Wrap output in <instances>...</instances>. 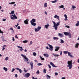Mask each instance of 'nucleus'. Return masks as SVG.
<instances>
[{
	"mask_svg": "<svg viewBox=\"0 0 79 79\" xmlns=\"http://www.w3.org/2000/svg\"><path fill=\"white\" fill-rule=\"evenodd\" d=\"M37 66H41V65H42V64L40 63H39L37 64Z\"/></svg>",
	"mask_w": 79,
	"mask_h": 79,
	"instance_id": "a19ab883",
	"label": "nucleus"
},
{
	"mask_svg": "<svg viewBox=\"0 0 79 79\" xmlns=\"http://www.w3.org/2000/svg\"><path fill=\"white\" fill-rule=\"evenodd\" d=\"M0 33H1V34H3V32L2 31V30L0 29Z\"/></svg>",
	"mask_w": 79,
	"mask_h": 79,
	"instance_id": "de8ad7c7",
	"label": "nucleus"
},
{
	"mask_svg": "<svg viewBox=\"0 0 79 79\" xmlns=\"http://www.w3.org/2000/svg\"><path fill=\"white\" fill-rule=\"evenodd\" d=\"M67 64L68 65H67V67L69 68V69H71L72 66H73V61L71 60V61H68Z\"/></svg>",
	"mask_w": 79,
	"mask_h": 79,
	"instance_id": "f257e3e1",
	"label": "nucleus"
},
{
	"mask_svg": "<svg viewBox=\"0 0 79 79\" xmlns=\"http://www.w3.org/2000/svg\"><path fill=\"white\" fill-rule=\"evenodd\" d=\"M46 71H47V70H46L45 69H44L43 70V72L44 73H46Z\"/></svg>",
	"mask_w": 79,
	"mask_h": 79,
	"instance_id": "4c0bfd02",
	"label": "nucleus"
},
{
	"mask_svg": "<svg viewBox=\"0 0 79 79\" xmlns=\"http://www.w3.org/2000/svg\"><path fill=\"white\" fill-rule=\"evenodd\" d=\"M58 2V0H54V1H51V2L53 3H56Z\"/></svg>",
	"mask_w": 79,
	"mask_h": 79,
	"instance_id": "c85d7f7f",
	"label": "nucleus"
},
{
	"mask_svg": "<svg viewBox=\"0 0 79 79\" xmlns=\"http://www.w3.org/2000/svg\"><path fill=\"white\" fill-rule=\"evenodd\" d=\"M17 47L19 48H20L19 49L20 51H21V52H22L23 50H24V49L23 48V47H20L19 46H17Z\"/></svg>",
	"mask_w": 79,
	"mask_h": 79,
	"instance_id": "f8f14e48",
	"label": "nucleus"
},
{
	"mask_svg": "<svg viewBox=\"0 0 79 79\" xmlns=\"http://www.w3.org/2000/svg\"><path fill=\"white\" fill-rule=\"evenodd\" d=\"M34 63L32 62H31L30 63V65H31V69H33V64Z\"/></svg>",
	"mask_w": 79,
	"mask_h": 79,
	"instance_id": "ddd939ff",
	"label": "nucleus"
},
{
	"mask_svg": "<svg viewBox=\"0 0 79 79\" xmlns=\"http://www.w3.org/2000/svg\"><path fill=\"white\" fill-rule=\"evenodd\" d=\"M10 18L11 19L15 20V19H18V17L16 16V15L15 14H14V15H10Z\"/></svg>",
	"mask_w": 79,
	"mask_h": 79,
	"instance_id": "7ed1b4c3",
	"label": "nucleus"
},
{
	"mask_svg": "<svg viewBox=\"0 0 79 79\" xmlns=\"http://www.w3.org/2000/svg\"><path fill=\"white\" fill-rule=\"evenodd\" d=\"M33 55L34 56H36V55H37V54L36 53L34 52L33 53Z\"/></svg>",
	"mask_w": 79,
	"mask_h": 79,
	"instance_id": "58836bf2",
	"label": "nucleus"
},
{
	"mask_svg": "<svg viewBox=\"0 0 79 79\" xmlns=\"http://www.w3.org/2000/svg\"><path fill=\"white\" fill-rule=\"evenodd\" d=\"M15 71V69L13 68L11 71V72L12 73H13V72H14Z\"/></svg>",
	"mask_w": 79,
	"mask_h": 79,
	"instance_id": "79ce46f5",
	"label": "nucleus"
},
{
	"mask_svg": "<svg viewBox=\"0 0 79 79\" xmlns=\"http://www.w3.org/2000/svg\"><path fill=\"white\" fill-rule=\"evenodd\" d=\"M48 45L50 48H49V50H51V51H53V46L49 44H48Z\"/></svg>",
	"mask_w": 79,
	"mask_h": 79,
	"instance_id": "423d86ee",
	"label": "nucleus"
},
{
	"mask_svg": "<svg viewBox=\"0 0 79 79\" xmlns=\"http://www.w3.org/2000/svg\"><path fill=\"white\" fill-rule=\"evenodd\" d=\"M55 76H57V75H58V73H55Z\"/></svg>",
	"mask_w": 79,
	"mask_h": 79,
	"instance_id": "13d9d810",
	"label": "nucleus"
},
{
	"mask_svg": "<svg viewBox=\"0 0 79 79\" xmlns=\"http://www.w3.org/2000/svg\"><path fill=\"white\" fill-rule=\"evenodd\" d=\"M18 29H20V26H19L17 27Z\"/></svg>",
	"mask_w": 79,
	"mask_h": 79,
	"instance_id": "864d4df0",
	"label": "nucleus"
},
{
	"mask_svg": "<svg viewBox=\"0 0 79 79\" xmlns=\"http://www.w3.org/2000/svg\"><path fill=\"white\" fill-rule=\"evenodd\" d=\"M53 39L54 40H56L57 41L58 39H59V38L58 37H53Z\"/></svg>",
	"mask_w": 79,
	"mask_h": 79,
	"instance_id": "aec40b11",
	"label": "nucleus"
},
{
	"mask_svg": "<svg viewBox=\"0 0 79 79\" xmlns=\"http://www.w3.org/2000/svg\"><path fill=\"white\" fill-rule=\"evenodd\" d=\"M5 48L3 47L2 49V51H3V50H5Z\"/></svg>",
	"mask_w": 79,
	"mask_h": 79,
	"instance_id": "8fccbe9b",
	"label": "nucleus"
},
{
	"mask_svg": "<svg viewBox=\"0 0 79 79\" xmlns=\"http://www.w3.org/2000/svg\"><path fill=\"white\" fill-rule=\"evenodd\" d=\"M64 34L65 35L67 36L68 35V34H69V32H64Z\"/></svg>",
	"mask_w": 79,
	"mask_h": 79,
	"instance_id": "b1692460",
	"label": "nucleus"
},
{
	"mask_svg": "<svg viewBox=\"0 0 79 79\" xmlns=\"http://www.w3.org/2000/svg\"><path fill=\"white\" fill-rule=\"evenodd\" d=\"M72 6V8H73V9H74V8H76V7L75 6Z\"/></svg>",
	"mask_w": 79,
	"mask_h": 79,
	"instance_id": "ea45409f",
	"label": "nucleus"
},
{
	"mask_svg": "<svg viewBox=\"0 0 79 79\" xmlns=\"http://www.w3.org/2000/svg\"><path fill=\"white\" fill-rule=\"evenodd\" d=\"M50 64L52 66L53 68H57V66H55L54 64L52 62H50Z\"/></svg>",
	"mask_w": 79,
	"mask_h": 79,
	"instance_id": "1a4fd4ad",
	"label": "nucleus"
},
{
	"mask_svg": "<svg viewBox=\"0 0 79 79\" xmlns=\"http://www.w3.org/2000/svg\"><path fill=\"white\" fill-rule=\"evenodd\" d=\"M44 13H45V14L46 15H47V13L46 12V11H45L44 12Z\"/></svg>",
	"mask_w": 79,
	"mask_h": 79,
	"instance_id": "680f3d73",
	"label": "nucleus"
},
{
	"mask_svg": "<svg viewBox=\"0 0 79 79\" xmlns=\"http://www.w3.org/2000/svg\"><path fill=\"white\" fill-rule=\"evenodd\" d=\"M48 66L49 68H51V66H50V64H48Z\"/></svg>",
	"mask_w": 79,
	"mask_h": 79,
	"instance_id": "3c124183",
	"label": "nucleus"
},
{
	"mask_svg": "<svg viewBox=\"0 0 79 79\" xmlns=\"http://www.w3.org/2000/svg\"><path fill=\"white\" fill-rule=\"evenodd\" d=\"M15 77H18V75L17 74H15Z\"/></svg>",
	"mask_w": 79,
	"mask_h": 79,
	"instance_id": "5fc2aeb1",
	"label": "nucleus"
},
{
	"mask_svg": "<svg viewBox=\"0 0 79 79\" xmlns=\"http://www.w3.org/2000/svg\"><path fill=\"white\" fill-rule=\"evenodd\" d=\"M15 69L17 70H18L20 73H22V70H21L20 69H19L18 68H15Z\"/></svg>",
	"mask_w": 79,
	"mask_h": 79,
	"instance_id": "4468645a",
	"label": "nucleus"
},
{
	"mask_svg": "<svg viewBox=\"0 0 79 79\" xmlns=\"http://www.w3.org/2000/svg\"><path fill=\"white\" fill-rule=\"evenodd\" d=\"M52 55H54L55 57H58V56H59V55L58 54H52Z\"/></svg>",
	"mask_w": 79,
	"mask_h": 79,
	"instance_id": "a878e982",
	"label": "nucleus"
},
{
	"mask_svg": "<svg viewBox=\"0 0 79 79\" xmlns=\"http://www.w3.org/2000/svg\"><path fill=\"white\" fill-rule=\"evenodd\" d=\"M54 18H56V19H57L58 20H60V17L58 15H56L54 16Z\"/></svg>",
	"mask_w": 79,
	"mask_h": 79,
	"instance_id": "6e6552de",
	"label": "nucleus"
},
{
	"mask_svg": "<svg viewBox=\"0 0 79 79\" xmlns=\"http://www.w3.org/2000/svg\"><path fill=\"white\" fill-rule=\"evenodd\" d=\"M44 6L45 7H47V2H46L45 3H44Z\"/></svg>",
	"mask_w": 79,
	"mask_h": 79,
	"instance_id": "c9c22d12",
	"label": "nucleus"
},
{
	"mask_svg": "<svg viewBox=\"0 0 79 79\" xmlns=\"http://www.w3.org/2000/svg\"><path fill=\"white\" fill-rule=\"evenodd\" d=\"M2 21H6V19H2Z\"/></svg>",
	"mask_w": 79,
	"mask_h": 79,
	"instance_id": "4d7b16f0",
	"label": "nucleus"
},
{
	"mask_svg": "<svg viewBox=\"0 0 79 79\" xmlns=\"http://www.w3.org/2000/svg\"><path fill=\"white\" fill-rule=\"evenodd\" d=\"M64 6L63 5H61L59 6V8H64Z\"/></svg>",
	"mask_w": 79,
	"mask_h": 79,
	"instance_id": "7c9ffc66",
	"label": "nucleus"
},
{
	"mask_svg": "<svg viewBox=\"0 0 79 79\" xmlns=\"http://www.w3.org/2000/svg\"><path fill=\"white\" fill-rule=\"evenodd\" d=\"M24 72H25V73H27V71L26 70H24Z\"/></svg>",
	"mask_w": 79,
	"mask_h": 79,
	"instance_id": "69168bd1",
	"label": "nucleus"
},
{
	"mask_svg": "<svg viewBox=\"0 0 79 79\" xmlns=\"http://www.w3.org/2000/svg\"><path fill=\"white\" fill-rule=\"evenodd\" d=\"M64 16L65 17V18H68V17H67V15H64Z\"/></svg>",
	"mask_w": 79,
	"mask_h": 79,
	"instance_id": "603ef678",
	"label": "nucleus"
},
{
	"mask_svg": "<svg viewBox=\"0 0 79 79\" xmlns=\"http://www.w3.org/2000/svg\"><path fill=\"white\" fill-rule=\"evenodd\" d=\"M64 21H67L68 20V19L67 18H65V19H64Z\"/></svg>",
	"mask_w": 79,
	"mask_h": 79,
	"instance_id": "052dcab7",
	"label": "nucleus"
},
{
	"mask_svg": "<svg viewBox=\"0 0 79 79\" xmlns=\"http://www.w3.org/2000/svg\"><path fill=\"white\" fill-rule=\"evenodd\" d=\"M60 43H61V44H64V41H63V40L61 39L60 40Z\"/></svg>",
	"mask_w": 79,
	"mask_h": 79,
	"instance_id": "bb28decb",
	"label": "nucleus"
},
{
	"mask_svg": "<svg viewBox=\"0 0 79 79\" xmlns=\"http://www.w3.org/2000/svg\"><path fill=\"white\" fill-rule=\"evenodd\" d=\"M50 26V25L47 24L44 25V28H46V29H48V27Z\"/></svg>",
	"mask_w": 79,
	"mask_h": 79,
	"instance_id": "412c9836",
	"label": "nucleus"
},
{
	"mask_svg": "<svg viewBox=\"0 0 79 79\" xmlns=\"http://www.w3.org/2000/svg\"><path fill=\"white\" fill-rule=\"evenodd\" d=\"M77 62L78 63H79V59H78Z\"/></svg>",
	"mask_w": 79,
	"mask_h": 79,
	"instance_id": "774afa93",
	"label": "nucleus"
},
{
	"mask_svg": "<svg viewBox=\"0 0 79 79\" xmlns=\"http://www.w3.org/2000/svg\"><path fill=\"white\" fill-rule=\"evenodd\" d=\"M40 58L41 59V60H44V58H42V56H40Z\"/></svg>",
	"mask_w": 79,
	"mask_h": 79,
	"instance_id": "e433bc0d",
	"label": "nucleus"
},
{
	"mask_svg": "<svg viewBox=\"0 0 79 79\" xmlns=\"http://www.w3.org/2000/svg\"><path fill=\"white\" fill-rule=\"evenodd\" d=\"M68 35H69V38H71V34L70 32H69Z\"/></svg>",
	"mask_w": 79,
	"mask_h": 79,
	"instance_id": "cd10ccee",
	"label": "nucleus"
},
{
	"mask_svg": "<svg viewBox=\"0 0 79 79\" xmlns=\"http://www.w3.org/2000/svg\"><path fill=\"white\" fill-rule=\"evenodd\" d=\"M21 56H23V58H24V59L26 60H24L25 61H29V59L27 58V57H26V56H24V55L23 54H21Z\"/></svg>",
	"mask_w": 79,
	"mask_h": 79,
	"instance_id": "20e7f679",
	"label": "nucleus"
},
{
	"mask_svg": "<svg viewBox=\"0 0 79 79\" xmlns=\"http://www.w3.org/2000/svg\"><path fill=\"white\" fill-rule=\"evenodd\" d=\"M44 56H45V57H46V58H48V56H49V55H48V54L45 53L44 54Z\"/></svg>",
	"mask_w": 79,
	"mask_h": 79,
	"instance_id": "6ab92c4d",
	"label": "nucleus"
},
{
	"mask_svg": "<svg viewBox=\"0 0 79 79\" xmlns=\"http://www.w3.org/2000/svg\"><path fill=\"white\" fill-rule=\"evenodd\" d=\"M61 79H65V77H62Z\"/></svg>",
	"mask_w": 79,
	"mask_h": 79,
	"instance_id": "338daca9",
	"label": "nucleus"
},
{
	"mask_svg": "<svg viewBox=\"0 0 79 79\" xmlns=\"http://www.w3.org/2000/svg\"><path fill=\"white\" fill-rule=\"evenodd\" d=\"M79 44L78 43H77L75 45V47L76 48H77L79 47Z\"/></svg>",
	"mask_w": 79,
	"mask_h": 79,
	"instance_id": "2eb2a0df",
	"label": "nucleus"
},
{
	"mask_svg": "<svg viewBox=\"0 0 79 79\" xmlns=\"http://www.w3.org/2000/svg\"><path fill=\"white\" fill-rule=\"evenodd\" d=\"M1 39H2V41H4V42L6 41V40H5V37L4 36H2L1 37Z\"/></svg>",
	"mask_w": 79,
	"mask_h": 79,
	"instance_id": "dca6fc26",
	"label": "nucleus"
},
{
	"mask_svg": "<svg viewBox=\"0 0 79 79\" xmlns=\"http://www.w3.org/2000/svg\"><path fill=\"white\" fill-rule=\"evenodd\" d=\"M15 2H9V4L10 5H12V4H15Z\"/></svg>",
	"mask_w": 79,
	"mask_h": 79,
	"instance_id": "72a5a7b5",
	"label": "nucleus"
},
{
	"mask_svg": "<svg viewBox=\"0 0 79 79\" xmlns=\"http://www.w3.org/2000/svg\"><path fill=\"white\" fill-rule=\"evenodd\" d=\"M65 27H67V28H69V26H65Z\"/></svg>",
	"mask_w": 79,
	"mask_h": 79,
	"instance_id": "09e8293b",
	"label": "nucleus"
},
{
	"mask_svg": "<svg viewBox=\"0 0 79 79\" xmlns=\"http://www.w3.org/2000/svg\"><path fill=\"white\" fill-rule=\"evenodd\" d=\"M5 60H6V61H7V60H8V57H6V58Z\"/></svg>",
	"mask_w": 79,
	"mask_h": 79,
	"instance_id": "c03bdc74",
	"label": "nucleus"
},
{
	"mask_svg": "<svg viewBox=\"0 0 79 79\" xmlns=\"http://www.w3.org/2000/svg\"><path fill=\"white\" fill-rule=\"evenodd\" d=\"M30 43L31 45H32V41H31L30 42Z\"/></svg>",
	"mask_w": 79,
	"mask_h": 79,
	"instance_id": "e2e57ef3",
	"label": "nucleus"
},
{
	"mask_svg": "<svg viewBox=\"0 0 79 79\" xmlns=\"http://www.w3.org/2000/svg\"><path fill=\"white\" fill-rule=\"evenodd\" d=\"M69 52H68V51H64V54H67L69 53Z\"/></svg>",
	"mask_w": 79,
	"mask_h": 79,
	"instance_id": "473e14b6",
	"label": "nucleus"
},
{
	"mask_svg": "<svg viewBox=\"0 0 79 79\" xmlns=\"http://www.w3.org/2000/svg\"><path fill=\"white\" fill-rule=\"evenodd\" d=\"M50 76L48 75H47V79H50Z\"/></svg>",
	"mask_w": 79,
	"mask_h": 79,
	"instance_id": "f704fd0d",
	"label": "nucleus"
},
{
	"mask_svg": "<svg viewBox=\"0 0 79 79\" xmlns=\"http://www.w3.org/2000/svg\"><path fill=\"white\" fill-rule=\"evenodd\" d=\"M52 23L54 24L53 27H54V29L55 30H57L58 29V26L60 25V23H57L56 24V23L54 21H53Z\"/></svg>",
	"mask_w": 79,
	"mask_h": 79,
	"instance_id": "f03ea898",
	"label": "nucleus"
},
{
	"mask_svg": "<svg viewBox=\"0 0 79 79\" xmlns=\"http://www.w3.org/2000/svg\"><path fill=\"white\" fill-rule=\"evenodd\" d=\"M10 30H11V31H12V33L13 34L14 33V32H15V31L13 30V28L12 27H10Z\"/></svg>",
	"mask_w": 79,
	"mask_h": 79,
	"instance_id": "393cba45",
	"label": "nucleus"
},
{
	"mask_svg": "<svg viewBox=\"0 0 79 79\" xmlns=\"http://www.w3.org/2000/svg\"><path fill=\"white\" fill-rule=\"evenodd\" d=\"M68 56H70L71 57V58H73L74 56H73V55L71 54V53L69 52V53L68 54Z\"/></svg>",
	"mask_w": 79,
	"mask_h": 79,
	"instance_id": "f3484780",
	"label": "nucleus"
},
{
	"mask_svg": "<svg viewBox=\"0 0 79 79\" xmlns=\"http://www.w3.org/2000/svg\"><path fill=\"white\" fill-rule=\"evenodd\" d=\"M40 73V72H39V70H38L36 72V74H39Z\"/></svg>",
	"mask_w": 79,
	"mask_h": 79,
	"instance_id": "a18cd8bd",
	"label": "nucleus"
},
{
	"mask_svg": "<svg viewBox=\"0 0 79 79\" xmlns=\"http://www.w3.org/2000/svg\"><path fill=\"white\" fill-rule=\"evenodd\" d=\"M23 43H27V41L26 40L25 41H23Z\"/></svg>",
	"mask_w": 79,
	"mask_h": 79,
	"instance_id": "37998d69",
	"label": "nucleus"
},
{
	"mask_svg": "<svg viewBox=\"0 0 79 79\" xmlns=\"http://www.w3.org/2000/svg\"><path fill=\"white\" fill-rule=\"evenodd\" d=\"M3 69L5 71H8V69H7V68L4 67Z\"/></svg>",
	"mask_w": 79,
	"mask_h": 79,
	"instance_id": "c756f323",
	"label": "nucleus"
},
{
	"mask_svg": "<svg viewBox=\"0 0 79 79\" xmlns=\"http://www.w3.org/2000/svg\"><path fill=\"white\" fill-rule=\"evenodd\" d=\"M75 25L76 26H79V23H78L77 22V23Z\"/></svg>",
	"mask_w": 79,
	"mask_h": 79,
	"instance_id": "49530a36",
	"label": "nucleus"
},
{
	"mask_svg": "<svg viewBox=\"0 0 79 79\" xmlns=\"http://www.w3.org/2000/svg\"><path fill=\"white\" fill-rule=\"evenodd\" d=\"M12 39H12L13 41H15V38H14V37H13Z\"/></svg>",
	"mask_w": 79,
	"mask_h": 79,
	"instance_id": "6e6d98bb",
	"label": "nucleus"
},
{
	"mask_svg": "<svg viewBox=\"0 0 79 79\" xmlns=\"http://www.w3.org/2000/svg\"><path fill=\"white\" fill-rule=\"evenodd\" d=\"M35 22H31V25L32 26H36V23H34Z\"/></svg>",
	"mask_w": 79,
	"mask_h": 79,
	"instance_id": "4be33fe9",
	"label": "nucleus"
},
{
	"mask_svg": "<svg viewBox=\"0 0 79 79\" xmlns=\"http://www.w3.org/2000/svg\"><path fill=\"white\" fill-rule=\"evenodd\" d=\"M35 23V19H32L30 21V23Z\"/></svg>",
	"mask_w": 79,
	"mask_h": 79,
	"instance_id": "5701e85b",
	"label": "nucleus"
},
{
	"mask_svg": "<svg viewBox=\"0 0 79 79\" xmlns=\"http://www.w3.org/2000/svg\"><path fill=\"white\" fill-rule=\"evenodd\" d=\"M41 28H42V27L38 26V27L37 28H35V32H38V31H39L40 30Z\"/></svg>",
	"mask_w": 79,
	"mask_h": 79,
	"instance_id": "39448f33",
	"label": "nucleus"
},
{
	"mask_svg": "<svg viewBox=\"0 0 79 79\" xmlns=\"http://www.w3.org/2000/svg\"><path fill=\"white\" fill-rule=\"evenodd\" d=\"M58 36L60 37H64V35H63V34L58 33Z\"/></svg>",
	"mask_w": 79,
	"mask_h": 79,
	"instance_id": "a211bd4d",
	"label": "nucleus"
},
{
	"mask_svg": "<svg viewBox=\"0 0 79 79\" xmlns=\"http://www.w3.org/2000/svg\"><path fill=\"white\" fill-rule=\"evenodd\" d=\"M29 76H30V73H27L25 74V75L24 76V77L28 78L29 77Z\"/></svg>",
	"mask_w": 79,
	"mask_h": 79,
	"instance_id": "0eeeda50",
	"label": "nucleus"
},
{
	"mask_svg": "<svg viewBox=\"0 0 79 79\" xmlns=\"http://www.w3.org/2000/svg\"><path fill=\"white\" fill-rule=\"evenodd\" d=\"M46 48L47 49H49L48 47V46L46 47Z\"/></svg>",
	"mask_w": 79,
	"mask_h": 79,
	"instance_id": "0e129e2a",
	"label": "nucleus"
},
{
	"mask_svg": "<svg viewBox=\"0 0 79 79\" xmlns=\"http://www.w3.org/2000/svg\"><path fill=\"white\" fill-rule=\"evenodd\" d=\"M55 51L56 52L57 51H58V50L60 49V47L58 46H56L55 47Z\"/></svg>",
	"mask_w": 79,
	"mask_h": 79,
	"instance_id": "9b49d317",
	"label": "nucleus"
},
{
	"mask_svg": "<svg viewBox=\"0 0 79 79\" xmlns=\"http://www.w3.org/2000/svg\"><path fill=\"white\" fill-rule=\"evenodd\" d=\"M28 22H29V19H26L24 21V24H28Z\"/></svg>",
	"mask_w": 79,
	"mask_h": 79,
	"instance_id": "9d476101",
	"label": "nucleus"
},
{
	"mask_svg": "<svg viewBox=\"0 0 79 79\" xmlns=\"http://www.w3.org/2000/svg\"><path fill=\"white\" fill-rule=\"evenodd\" d=\"M14 13H15V11L13 10L11 11L10 13H9V14L10 15H12L13 14H14Z\"/></svg>",
	"mask_w": 79,
	"mask_h": 79,
	"instance_id": "2f4dec72",
	"label": "nucleus"
},
{
	"mask_svg": "<svg viewBox=\"0 0 79 79\" xmlns=\"http://www.w3.org/2000/svg\"><path fill=\"white\" fill-rule=\"evenodd\" d=\"M15 38H16V39H18V36L17 35H16L15 36Z\"/></svg>",
	"mask_w": 79,
	"mask_h": 79,
	"instance_id": "bf43d9fd",
	"label": "nucleus"
}]
</instances>
